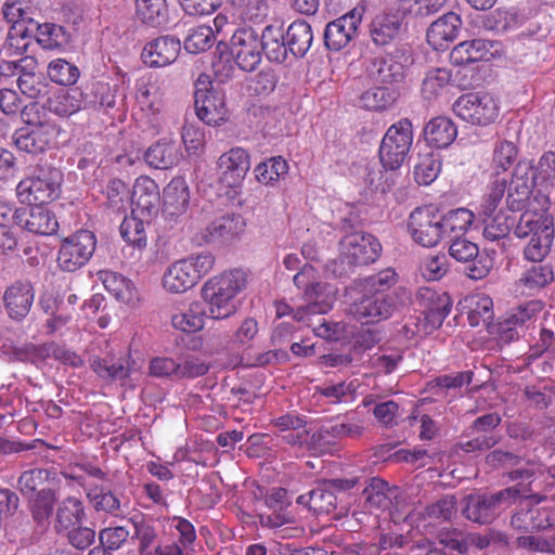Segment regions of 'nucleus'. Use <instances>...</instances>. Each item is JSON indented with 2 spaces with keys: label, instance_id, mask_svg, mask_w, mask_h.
<instances>
[{
  "label": "nucleus",
  "instance_id": "obj_1",
  "mask_svg": "<svg viewBox=\"0 0 555 555\" xmlns=\"http://www.w3.org/2000/svg\"><path fill=\"white\" fill-rule=\"evenodd\" d=\"M246 275L241 270L224 272L205 282L202 297L212 319L221 320L236 312V295L244 289Z\"/></svg>",
  "mask_w": 555,
  "mask_h": 555
},
{
  "label": "nucleus",
  "instance_id": "obj_2",
  "mask_svg": "<svg viewBox=\"0 0 555 555\" xmlns=\"http://www.w3.org/2000/svg\"><path fill=\"white\" fill-rule=\"evenodd\" d=\"M37 7L31 0H5L2 4V15L10 25L7 33L3 50L7 55L12 56L26 51L28 43L24 41L33 33L37 25Z\"/></svg>",
  "mask_w": 555,
  "mask_h": 555
},
{
  "label": "nucleus",
  "instance_id": "obj_3",
  "mask_svg": "<svg viewBox=\"0 0 555 555\" xmlns=\"http://www.w3.org/2000/svg\"><path fill=\"white\" fill-rule=\"evenodd\" d=\"M215 264L209 253H199L172 262L164 272L163 287L171 294H182L194 287Z\"/></svg>",
  "mask_w": 555,
  "mask_h": 555
},
{
  "label": "nucleus",
  "instance_id": "obj_4",
  "mask_svg": "<svg viewBox=\"0 0 555 555\" xmlns=\"http://www.w3.org/2000/svg\"><path fill=\"white\" fill-rule=\"evenodd\" d=\"M62 172L52 166H37L31 175L21 180L16 186V196L21 203L47 204L60 196Z\"/></svg>",
  "mask_w": 555,
  "mask_h": 555
},
{
  "label": "nucleus",
  "instance_id": "obj_5",
  "mask_svg": "<svg viewBox=\"0 0 555 555\" xmlns=\"http://www.w3.org/2000/svg\"><path fill=\"white\" fill-rule=\"evenodd\" d=\"M519 490L508 487L495 493H473L465 498L463 515L479 525L491 524L501 511L516 501Z\"/></svg>",
  "mask_w": 555,
  "mask_h": 555
},
{
  "label": "nucleus",
  "instance_id": "obj_6",
  "mask_svg": "<svg viewBox=\"0 0 555 555\" xmlns=\"http://www.w3.org/2000/svg\"><path fill=\"white\" fill-rule=\"evenodd\" d=\"M315 269L305 264L294 275V283L298 288L304 289V297L307 305L298 307L294 320L305 322L311 314H324L333 307V297L326 293L327 285L317 281Z\"/></svg>",
  "mask_w": 555,
  "mask_h": 555
},
{
  "label": "nucleus",
  "instance_id": "obj_7",
  "mask_svg": "<svg viewBox=\"0 0 555 555\" xmlns=\"http://www.w3.org/2000/svg\"><path fill=\"white\" fill-rule=\"evenodd\" d=\"M339 250V261L343 266L339 274L341 275L354 267L375 262L382 253V245L372 234L354 232L341 238Z\"/></svg>",
  "mask_w": 555,
  "mask_h": 555
},
{
  "label": "nucleus",
  "instance_id": "obj_8",
  "mask_svg": "<svg viewBox=\"0 0 555 555\" xmlns=\"http://www.w3.org/2000/svg\"><path fill=\"white\" fill-rule=\"evenodd\" d=\"M413 143L412 124L403 118L386 131L380 146L379 159L385 169L396 170L405 162Z\"/></svg>",
  "mask_w": 555,
  "mask_h": 555
},
{
  "label": "nucleus",
  "instance_id": "obj_9",
  "mask_svg": "<svg viewBox=\"0 0 555 555\" xmlns=\"http://www.w3.org/2000/svg\"><path fill=\"white\" fill-rule=\"evenodd\" d=\"M442 214L433 205L416 207L409 216L408 231L420 246L436 247L444 237Z\"/></svg>",
  "mask_w": 555,
  "mask_h": 555
},
{
  "label": "nucleus",
  "instance_id": "obj_10",
  "mask_svg": "<svg viewBox=\"0 0 555 555\" xmlns=\"http://www.w3.org/2000/svg\"><path fill=\"white\" fill-rule=\"evenodd\" d=\"M96 237L89 230H80L61 242L56 262L65 272H75L86 266L95 251Z\"/></svg>",
  "mask_w": 555,
  "mask_h": 555
},
{
  "label": "nucleus",
  "instance_id": "obj_11",
  "mask_svg": "<svg viewBox=\"0 0 555 555\" xmlns=\"http://www.w3.org/2000/svg\"><path fill=\"white\" fill-rule=\"evenodd\" d=\"M499 104L489 93H467L461 95L453 104V112L461 119L472 125L487 126L499 116Z\"/></svg>",
  "mask_w": 555,
  "mask_h": 555
},
{
  "label": "nucleus",
  "instance_id": "obj_12",
  "mask_svg": "<svg viewBox=\"0 0 555 555\" xmlns=\"http://www.w3.org/2000/svg\"><path fill=\"white\" fill-rule=\"evenodd\" d=\"M229 51L238 68L244 72L255 70L262 60L260 37L251 27H242L233 33Z\"/></svg>",
  "mask_w": 555,
  "mask_h": 555
},
{
  "label": "nucleus",
  "instance_id": "obj_13",
  "mask_svg": "<svg viewBox=\"0 0 555 555\" xmlns=\"http://www.w3.org/2000/svg\"><path fill=\"white\" fill-rule=\"evenodd\" d=\"M449 255L456 261L467 264L466 274L472 280L486 278L492 268V259L480 253L478 245L464 236L450 240Z\"/></svg>",
  "mask_w": 555,
  "mask_h": 555
},
{
  "label": "nucleus",
  "instance_id": "obj_14",
  "mask_svg": "<svg viewBox=\"0 0 555 555\" xmlns=\"http://www.w3.org/2000/svg\"><path fill=\"white\" fill-rule=\"evenodd\" d=\"M363 11V9L354 8L325 26L323 37L324 44L328 50L340 51L357 38Z\"/></svg>",
  "mask_w": 555,
  "mask_h": 555
},
{
  "label": "nucleus",
  "instance_id": "obj_15",
  "mask_svg": "<svg viewBox=\"0 0 555 555\" xmlns=\"http://www.w3.org/2000/svg\"><path fill=\"white\" fill-rule=\"evenodd\" d=\"M537 182L533 177V165L530 160H519L506 186V205L513 211L526 208Z\"/></svg>",
  "mask_w": 555,
  "mask_h": 555
},
{
  "label": "nucleus",
  "instance_id": "obj_16",
  "mask_svg": "<svg viewBox=\"0 0 555 555\" xmlns=\"http://www.w3.org/2000/svg\"><path fill=\"white\" fill-rule=\"evenodd\" d=\"M413 64V57L408 49H396L391 53L377 57L371 66V75L382 83L401 81L408 68Z\"/></svg>",
  "mask_w": 555,
  "mask_h": 555
},
{
  "label": "nucleus",
  "instance_id": "obj_17",
  "mask_svg": "<svg viewBox=\"0 0 555 555\" xmlns=\"http://www.w3.org/2000/svg\"><path fill=\"white\" fill-rule=\"evenodd\" d=\"M131 204L133 215L145 219L156 217L160 207L157 183L146 176L137 178L132 188Z\"/></svg>",
  "mask_w": 555,
  "mask_h": 555
},
{
  "label": "nucleus",
  "instance_id": "obj_18",
  "mask_svg": "<svg viewBox=\"0 0 555 555\" xmlns=\"http://www.w3.org/2000/svg\"><path fill=\"white\" fill-rule=\"evenodd\" d=\"M393 311L395 299L392 295H375L366 292L351 308L354 318L365 324L386 320L392 315Z\"/></svg>",
  "mask_w": 555,
  "mask_h": 555
},
{
  "label": "nucleus",
  "instance_id": "obj_19",
  "mask_svg": "<svg viewBox=\"0 0 555 555\" xmlns=\"http://www.w3.org/2000/svg\"><path fill=\"white\" fill-rule=\"evenodd\" d=\"M14 76H17V87L27 98L36 100L49 93V83L38 74V62L33 56H24L15 61Z\"/></svg>",
  "mask_w": 555,
  "mask_h": 555
},
{
  "label": "nucleus",
  "instance_id": "obj_20",
  "mask_svg": "<svg viewBox=\"0 0 555 555\" xmlns=\"http://www.w3.org/2000/svg\"><path fill=\"white\" fill-rule=\"evenodd\" d=\"M29 210L17 209L13 212L14 222L27 231L39 235H52L59 229L54 212L40 204H33Z\"/></svg>",
  "mask_w": 555,
  "mask_h": 555
},
{
  "label": "nucleus",
  "instance_id": "obj_21",
  "mask_svg": "<svg viewBox=\"0 0 555 555\" xmlns=\"http://www.w3.org/2000/svg\"><path fill=\"white\" fill-rule=\"evenodd\" d=\"M250 168L249 155L242 147H233L218 159L219 180L228 188L238 186Z\"/></svg>",
  "mask_w": 555,
  "mask_h": 555
},
{
  "label": "nucleus",
  "instance_id": "obj_22",
  "mask_svg": "<svg viewBox=\"0 0 555 555\" xmlns=\"http://www.w3.org/2000/svg\"><path fill=\"white\" fill-rule=\"evenodd\" d=\"M415 302L423 309L426 321L433 327H439L451 311L452 301L444 292L430 287H420Z\"/></svg>",
  "mask_w": 555,
  "mask_h": 555
},
{
  "label": "nucleus",
  "instance_id": "obj_23",
  "mask_svg": "<svg viewBox=\"0 0 555 555\" xmlns=\"http://www.w3.org/2000/svg\"><path fill=\"white\" fill-rule=\"evenodd\" d=\"M181 42L172 36H162L145 44L142 57L151 67H163L178 57Z\"/></svg>",
  "mask_w": 555,
  "mask_h": 555
},
{
  "label": "nucleus",
  "instance_id": "obj_24",
  "mask_svg": "<svg viewBox=\"0 0 555 555\" xmlns=\"http://www.w3.org/2000/svg\"><path fill=\"white\" fill-rule=\"evenodd\" d=\"M403 31L402 18L393 13H379L369 25V36L377 47L395 42Z\"/></svg>",
  "mask_w": 555,
  "mask_h": 555
},
{
  "label": "nucleus",
  "instance_id": "obj_25",
  "mask_svg": "<svg viewBox=\"0 0 555 555\" xmlns=\"http://www.w3.org/2000/svg\"><path fill=\"white\" fill-rule=\"evenodd\" d=\"M35 291L29 282H16L4 293L5 309L11 319L21 321L30 311Z\"/></svg>",
  "mask_w": 555,
  "mask_h": 555
},
{
  "label": "nucleus",
  "instance_id": "obj_26",
  "mask_svg": "<svg viewBox=\"0 0 555 555\" xmlns=\"http://www.w3.org/2000/svg\"><path fill=\"white\" fill-rule=\"evenodd\" d=\"M43 107L60 117H68L87 108V99L79 88L60 89L47 99Z\"/></svg>",
  "mask_w": 555,
  "mask_h": 555
},
{
  "label": "nucleus",
  "instance_id": "obj_27",
  "mask_svg": "<svg viewBox=\"0 0 555 555\" xmlns=\"http://www.w3.org/2000/svg\"><path fill=\"white\" fill-rule=\"evenodd\" d=\"M197 117L209 126H218L225 121L228 109L223 92L216 90L211 93L199 91L194 100Z\"/></svg>",
  "mask_w": 555,
  "mask_h": 555
},
{
  "label": "nucleus",
  "instance_id": "obj_28",
  "mask_svg": "<svg viewBox=\"0 0 555 555\" xmlns=\"http://www.w3.org/2000/svg\"><path fill=\"white\" fill-rule=\"evenodd\" d=\"M189 206L190 192L185 180L172 178L163 191V212L166 217L178 218L186 212Z\"/></svg>",
  "mask_w": 555,
  "mask_h": 555
},
{
  "label": "nucleus",
  "instance_id": "obj_29",
  "mask_svg": "<svg viewBox=\"0 0 555 555\" xmlns=\"http://www.w3.org/2000/svg\"><path fill=\"white\" fill-rule=\"evenodd\" d=\"M462 20L459 14L449 12L435 21L427 30V41L435 50H442L453 41L460 31Z\"/></svg>",
  "mask_w": 555,
  "mask_h": 555
},
{
  "label": "nucleus",
  "instance_id": "obj_30",
  "mask_svg": "<svg viewBox=\"0 0 555 555\" xmlns=\"http://www.w3.org/2000/svg\"><path fill=\"white\" fill-rule=\"evenodd\" d=\"M53 132L52 126L21 128L14 132L13 142L17 150L36 155L49 146Z\"/></svg>",
  "mask_w": 555,
  "mask_h": 555
},
{
  "label": "nucleus",
  "instance_id": "obj_31",
  "mask_svg": "<svg viewBox=\"0 0 555 555\" xmlns=\"http://www.w3.org/2000/svg\"><path fill=\"white\" fill-rule=\"evenodd\" d=\"M362 433L363 427L358 423L343 422L320 427L312 434L310 442L314 448H321L344 438H358Z\"/></svg>",
  "mask_w": 555,
  "mask_h": 555
},
{
  "label": "nucleus",
  "instance_id": "obj_32",
  "mask_svg": "<svg viewBox=\"0 0 555 555\" xmlns=\"http://www.w3.org/2000/svg\"><path fill=\"white\" fill-rule=\"evenodd\" d=\"M550 516V511L539 506L521 508L511 517V526L522 532L545 530L552 526Z\"/></svg>",
  "mask_w": 555,
  "mask_h": 555
},
{
  "label": "nucleus",
  "instance_id": "obj_33",
  "mask_svg": "<svg viewBox=\"0 0 555 555\" xmlns=\"http://www.w3.org/2000/svg\"><path fill=\"white\" fill-rule=\"evenodd\" d=\"M244 227V219L240 215H224L209 223L205 236L207 242H228L238 237Z\"/></svg>",
  "mask_w": 555,
  "mask_h": 555
},
{
  "label": "nucleus",
  "instance_id": "obj_34",
  "mask_svg": "<svg viewBox=\"0 0 555 555\" xmlns=\"http://www.w3.org/2000/svg\"><path fill=\"white\" fill-rule=\"evenodd\" d=\"M260 37L262 53L270 62L283 63L288 53L286 36L281 26L267 25Z\"/></svg>",
  "mask_w": 555,
  "mask_h": 555
},
{
  "label": "nucleus",
  "instance_id": "obj_35",
  "mask_svg": "<svg viewBox=\"0 0 555 555\" xmlns=\"http://www.w3.org/2000/svg\"><path fill=\"white\" fill-rule=\"evenodd\" d=\"M457 128L454 122L444 116L430 119L424 128V138L428 144L437 147H448L456 138Z\"/></svg>",
  "mask_w": 555,
  "mask_h": 555
},
{
  "label": "nucleus",
  "instance_id": "obj_36",
  "mask_svg": "<svg viewBox=\"0 0 555 555\" xmlns=\"http://www.w3.org/2000/svg\"><path fill=\"white\" fill-rule=\"evenodd\" d=\"M34 31H36L38 44L44 50L63 51L70 43V34L64 26L59 24L37 23Z\"/></svg>",
  "mask_w": 555,
  "mask_h": 555
},
{
  "label": "nucleus",
  "instance_id": "obj_37",
  "mask_svg": "<svg viewBox=\"0 0 555 555\" xmlns=\"http://www.w3.org/2000/svg\"><path fill=\"white\" fill-rule=\"evenodd\" d=\"M206 310L202 302L192 301L186 308L171 314L172 326L184 333H195L205 325Z\"/></svg>",
  "mask_w": 555,
  "mask_h": 555
},
{
  "label": "nucleus",
  "instance_id": "obj_38",
  "mask_svg": "<svg viewBox=\"0 0 555 555\" xmlns=\"http://www.w3.org/2000/svg\"><path fill=\"white\" fill-rule=\"evenodd\" d=\"M86 511L82 501L76 496H67L62 500L56 508L55 529L57 532H64L83 522Z\"/></svg>",
  "mask_w": 555,
  "mask_h": 555
},
{
  "label": "nucleus",
  "instance_id": "obj_39",
  "mask_svg": "<svg viewBox=\"0 0 555 555\" xmlns=\"http://www.w3.org/2000/svg\"><path fill=\"white\" fill-rule=\"evenodd\" d=\"M285 36L288 51L297 59L307 54L313 41L312 28L308 22L302 20L293 22Z\"/></svg>",
  "mask_w": 555,
  "mask_h": 555
},
{
  "label": "nucleus",
  "instance_id": "obj_40",
  "mask_svg": "<svg viewBox=\"0 0 555 555\" xmlns=\"http://www.w3.org/2000/svg\"><path fill=\"white\" fill-rule=\"evenodd\" d=\"M135 17L150 27H163L169 22L166 0H134Z\"/></svg>",
  "mask_w": 555,
  "mask_h": 555
},
{
  "label": "nucleus",
  "instance_id": "obj_41",
  "mask_svg": "<svg viewBox=\"0 0 555 555\" xmlns=\"http://www.w3.org/2000/svg\"><path fill=\"white\" fill-rule=\"evenodd\" d=\"M179 146L175 142L158 141L144 154L145 162L155 169H168L180 160Z\"/></svg>",
  "mask_w": 555,
  "mask_h": 555
},
{
  "label": "nucleus",
  "instance_id": "obj_42",
  "mask_svg": "<svg viewBox=\"0 0 555 555\" xmlns=\"http://www.w3.org/2000/svg\"><path fill=\"white\" fill-rule=\"evenodd\" d=\"M492 44L483 39H473L459 43L451 51L450 57L455 65H467L487 60Z\"/></svg>",
  "mask_w": 555,
  "mask_h": 555
},
{
  "label": "nucleus",
  "instance_id": "obj_43",
  "mask_svg": "<svg viewBox=\"0 0 555 555\" xmlns=\"http://www.w3.org/2000/svg\"><path fill=\"white\" fill-rule=\"evenodd\" d=\"M396 488H390L385 480L378 477H373L366 480V485L362 492L369 507L382 509L390 507L392 504V498L396 496Z\"/></svg>",
  "mask_w": 555,
  "mask_h": 555
},
{
  "label": "nucleus",
  "instance_id": "obj_44",
  "mask_svg": "<svg viewBox=\"0 0 555 555\" xmlns=\"http://www.w3.org/2000/svg\"><path fill=\"white\" fill-rule=\"evenodd\" d=\"M554 280L553 268L548 263L533 262L525 270L518 280V287H522V293H533L542 289Z\"/></svg>",
  "mask_w": 555,
  "mask_h": 555
},
{
  "label": "nucleus",
  "instance_id": "obj_45",
  "mask_svg": "<svg viewBox=\"0 0 555 555\" xmlns=\"http://www.w3.org/2000/svg\"><path fill=\"white\" fill-rule=\"evenodd\" d=\"M86 495L98 513L117 516L120 511V499L111 489L104 486H89L86 488Z\"/></svg>",
  "mask_w": 555,
  "mask_h": 555
},
{
  "label": "nucleus",
  "instance_id": "obj_46",
  "mask_svg": "<svg viewBox=\"0 0 555 555\" xmlns=\"http://www.w3.org/2000/svg\"><path fill=\"white\" fill-rule=\"evenodd\" d=\"M543 309V304L540 300H529L524 304L512 308L504 319V326L509 333V338H514V328L521 327L535 319L538 313Z\"/></svg>",
  "mask_w": 555,
  "mask_h": 555
},
{
  "label": "nucleus",
  "instance_id": "obj_47",
  "mask_svg": "<svg viewBox=\"0 0 555 555\" xmlns=\"http://www.w3.org/2000/svg\"><path fill=\"white\" fill-rule=\"evenodd\" d=\"M130 522L134 530L132 539L138 540L139 542V555H147V553H152L150 547L156 542L158 537L153 519L143 514H138L130 518Z\"/></svg>",
  "mask_w": 555,
  "mask_h": 555
},
{
  "label": "nucleus",
  "instance_id": "obj_48",
  "mask_svg": "<svg viewBox=\"0 0 555 555\" xmlns=\"http://www.w3.org/2000/svg\"><path fill=\"white\" fill-rule=\"evenodd\" d=\"M474 221V214L466 208H457L442 214L443 237L449 240L463 236Z\"/></svg>",
  "mask_w": 555,
  "mask_h": 555
},
{
  "label": "nucleus",
  "instance_id": "obj_49",
  "mask_svg": "<svg viewBox=\"0 0 555 555\" xmlns=\"http://www.w3.org/2000/svg\"><path fill=\"white\" fill-rule=\"evenodd\" d=\"M90 366L100 378L108 382L124 380L130 374L129 360L126 358H119L116 361L94 358Z\"/></svg>",
  "mask_w": 555,
  "mask_h": 555
},
{
  "label": "nucleus",
  "instance_id": "obj_50",
  "mask_svg": "<svg viewBox=\"0 0 555 555\" xmlns=\"http://www.w3.org/2000/svg\"><path fill=\"white\" fill-rule=\"evenodd\" d=\"M238 17L247 23L261 24L270 13V7L266 0H228Z\"/></svg>",
  "mask_w": 555,
  "mask_h": 555
},
{
  "label": "nucleus",
  "instance_id": "obj_51",
  "mask_svg": "<svg viewBox=\"0 0 555 555\" xmlns=\"http://www.w3.org/2000/svg\"><path fill=\"white\" fill-rule=\"evenodd\" d=\"M469 310L467 312L468 322L472 326H488L493 320V301L486 294H475L470 296Z\"/></svg>",
  "mask_w": 555,
  "mask_h": 555
},
{
  "label": "nucleus",
  "instance_id": "obj_52",
  "mask_svg": "<svg viewBox=\"0 0 555 555\" xmlns=\"http://www.w3.org/2000/svg\"><path fill=\"white\" fill-rule=\"evenodd\" d=\"M137 100L141 106V109L146 114L147 122L153 134L159 131L162 126L160 109L162 104L152 92V88L147 86H141L137 93Z\"/></svg>",
  "mask_w": 555,
  "mask_h": 555
},
{
  "label": "nucleus",
  "instance_id": "obj_53",
  "mask_svg": "<svg viewBox=\"0 0 555 555\" xmlns=\"http://www.w3.org/2000/svg\"><path fill=\"white\" fill-rule=\"evenodd\" d=\"M554 238V229L545 225L538 232V235L531 236L530 242L524 249L526 259L532 262H542L544 257L548 254L552 242Z\"/></svg>",
  "mask_w": 555,
  "mask_h": 555
},
{
  "label": "nucleus",
  "instance_id": "obj_54",
  "mask_svg": "<svg viewBox=\"0 0 555 555\" xmlns=\"http://www.w3.org/2000/svg\"><path fill=\"white\" fill-rule=\"evenodd\" d=\"M152 219L140 218V216L131 212L130 217H125L120 224V234L122 238L138 247L146 246L145 224H149Z\"/></svg>",
  "mask_w": 555,
  "mask_h": 555
},
{
  "label": "nucleus",
  "instance_id": "obj_55",
  "mask_svg": "<svg viewBox=\"0 0 555 555\" xmlns=\"http://www.w3.org/2000/svg\"><path fill=\"white\" fill-rule=\"evenodd\" d=\"M100 278L105 289L117 300L129 302L133 298V284L121 274L113 271H102Z\"/></svg>",
  "mask_w": 555,
  "mask_h": 555
},
{
  "label": "nucleus",
  "instance_id": "obj_56",
  "mask_svg": "<svg viewBox=\"0 0 555 555\" xmlns=\"http://www.w3.org/2000/svg\"><path fill=\"white\" fill-rule=\"evenodd\" d=\"M441 169L439 155L429 152L418 154L417 162L414 165V177L418 184L428 185L434 182Z\"/></svg>",
  "mask_w": 555,
  "mask_h": 555
},
{
  "label": "nucleus",
  "instance_id": "obj_57",
  "mask_svg": "<svg viewBox=\"0 0 555 555\" xmlns=\"http://www.w3.org/2000/svg\"><path fill=\"white\" fill-rule=\"evenodd\" d=\"M518 147L508 140H501L495 143L492 153L491 168L496 177L501 172H505L517 159Z\"/></svg>",
  "mask_w": 555,
  "mask_h": 555
},
{
  "label": "nucleus",
  "instance_id": "obj_58",
  "mask_svg": "<svg viewBox=\"0 0 555 555\" xmlns=\"http://www.w3.org/2000/svg\"><path fill=\"white\" fill-rule=\"evenodd\" d=\"M51 81L60 86H72L80 76L78 67L64 59H56L49 63L47 68Z\"/></svg>",
  "mask_w": 555,
  "mask_h": 555
},
{
  "label": "nucleus",
  "instance_id": "obj_59",
  "mask_svg": "<svg viewBox=\"0 0 555 555\" xmlns=\"http://www.w3.org/2000/svg\"><path fill=\"white\" fill-rule=\"evenodd\" d=\"M483 216V236L489 241H496L508 235L514 220L503 212Z\"/></svg>",
  "mask_w": 555,
  "mask_h": 555
},
{
  "label": "nucleus",
  "instance_id": "obj_60",
  "mask_svg": "<svg viewBox=\"0 0 555 555\" xmlns=\"http://www.w3.org/2000/svg\"><path fill=\"white\" fill-rule=\"evenodd\" d=\"M395 101V92L385 87H375L363 92L359 103L365 109L383 111L390 107Z\"/></svg>",
  "mask_w": 555,
  "mask_h": 555
},
{
  "label": "nucleus",
  "instance_id": "obj_61",
  "mask_svg": "<svg viewBox=\"0 0 555 555\" xmlns=\"http://www.w3.org/2000/svg\"><path fill=\"white\" fill-rule=\"evenodd\" d=\"M287 170L288 166L286 160L281 156H276L258 164L255 168V175L260 183L269 185L286 175Z\"/></svg>",
  "mask_w": 555,
  "mask_h": 555
},
{
  "label": "nucleus",
  "instance_id": "obj_62",
  "mask_svg": "<svg viewBox=\"0 0 555 555\" xmlns=\"http://www.w3.org/2000/svg\"><path fill=\"white\" fill-rule=\"evenodd\" d=\"M215 41L214 30L210 26L199 25L190 29L184 39V48L189 53L197 54L208 50Z\"/></svg>",
  "mask_w": 555,
  "mask_h": 555
},
{
  "label": "nucleus",
  "instance_id": "obj_63",
  "mask_svg": "<svg viewBox=\"0 0 555 555\" xmlns=\"http://www.w3.org/2000/svg\"><path fill=\"white\" fill-rule=\"evenodd\" d=\"M56 501L55 492L52 489H41L30 500V509L34 519L42 525L52 514Z\"/></svg>",
  "mask_w": 555,
  "mask_h": 555
},
{
  "label": "nucleus",
  "instance_id": "obj_64",
  "mask_svg": "<svg viewBox=\"0 0 555 555\" xmlns=\"http://www.w3.org/2000/svg\"><path fill=\"white\" fill-rule=\"evenodd\" d=\"M534 181H539L540 185L547 189L554 185L555 180V152H544L533 165Z\"/></svg>",
  "mask_w": 555,
  "mask_h": 555
}]
</instances>
